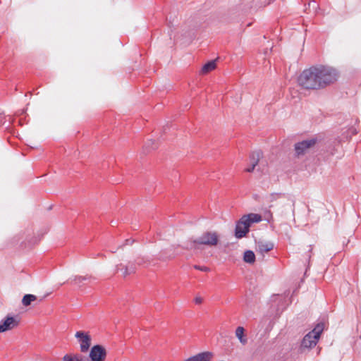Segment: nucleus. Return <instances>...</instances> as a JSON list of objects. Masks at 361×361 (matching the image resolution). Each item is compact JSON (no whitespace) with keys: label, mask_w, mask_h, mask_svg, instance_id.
<instances>
[{"label":"nucleus","mask_w":361,"mask_h":361,"mask_svg":"<svg viewBox=\"0 0 361 361\" xmlns=\"http://www.w3.org/2000/svg\"><path fill=\"white\" fill-rule=\"evenodd\" d=\"M338 73L332 67L317 65L305 69L299 75V85L305 90H319L337 80Z\"/></svg>","instance_id":"f257e3e1"},{"label":"nucleus","mask_w":361,"mask_h":361,"mask_svg":"<svg viewBox=\"0 0 361 361\" xmlns=\"http://www.w3.org/2000/svg\"><path fill=\"white\" fill-rule=\"evenodd\" d=\"M219 237L216 231H204L199 237L188 240L184 248L187 250L198 249L200 245L216 246Z\"/></svg>","instance_id":"f03ea898"},{"label":"nucleus","mask_w":361,"mask_h":361,"mask_svg":"<svg viewBox=\"0 0 361 361\" xmlns=\"http://www.w3.org/2000/svg\"><path fill=\"white\" fill-rule=\"evenodd\" d=\"M20 319L18 316H6L0 322V333L13 329L19 325Z\"/></svg>","instance_id":"7ed1b4c3"},{"label":"nucleus","mask_w":361,"mask_h":361,"mask_svg":"<svg viewBox=\"0 0 361 361\" xmlns=\"http://www.w3.org/2000/svg\"><path fill=\"white\" fill-rule=\"evenodd\" d=\"M91 361H104L106 357V350L101 345H95L92 347L89 355Z\"/></svg>","instance_id":"20e7f679"},{"label":"nucleus","mask_w":361,"mask_h":361,"mask_svg":"<svg viewBox=\"0 0 361 361\" xmlns=\"http://www.w3.org/2000/svg\"><path fill=\"white\" fill-rule=\"evenodd\" d=\"M75 336L80 343V351L82 353H86L91 345V337L89 334L79 331L75 333Z\"/></svg>","instance_id":"39448f33"},{"label":"nucleus","mask_w":361,"mask_h":361,"mask_svg":"<svg viewBox=\"0 0 361 361\" xmlns=\"http://www.w3.org/2000/svg\"><path fill=\"white\" fill-rule=\"evenodd\" d=\"M316 143L315 139H310L298 142L295 145V150L297 156H300L306 153L310 147Z\"/></svg>","instance_id":"423d86ee"},{"label":"nucleus","mask_w":361,"mask_h":361,"mask_svg":"<svg viewBox=\"0 0 361 361\" xmlns=\"http://www.w3.org/2000/svg\"><path fill=\"white\" fill-rule=\"evenodd\" d=\"M262 216L258 214L250 213L248 214L243 215L240 218V224H245L246 227H250L253 223H259L262 221Z\"/></svg>","instance_id":"0eeeda50"},{"label":"nucleus","mask_w":361,"mask_h":361,"mask_svg":"<svg viewBox=\"0 0 361 361\" xmlns=\"http://www.w3.org/2000/svg\"><path fill=\"white\" fill-rule=\"evenodd\" d=\"M319 339L317 338L314 336H313L310 332L306 334L301 343V348L310 349L314 347Z\"/></svg>","instance_id":"6e6552de"},{"label":"nucleus","mask_w":361,"mask_h":361,"mask_svg":"<svg viewBox=\"0 0 361 361\" xmlns=\"http://www.w3.org/2000/svg\"><path fill=\"white\" fill-rule=\"evenodd\" d=\"M261 157L262 152L260 151L252 152L250 156V166L247 168L245 171L249 173L252 172L255 166L258 164V162Z\"/></svg>","instance_id":"1a4fd4ad"},{"label":"nucleus","mask_w":361,"mask_h":361,"mask_svg":"<svg viewBox=\"0 0 361 361\" xmlns=\"http://www.w3.org/2000/svg\"><path fill=\"white\" fill-rule=\"evenodd\" d=\"M246 227V225L240 224V219L237 221L235 228V236L240 239L246 235V234L250 231V227Z\"/></svg>","instance_id":"9d476101"},{"label":"nucleus","mask_w":361,"mask_h":361,"mask_svg":"<svg viewBox=\"0 0 361 361\" xmlns=\"http://www.w3.org/2000/svg\"><path fill=\"white\" fill-rule=\"evenodd\" d=\"M213 357V353L209 351L198 353L196 355L190 357L185 361H209Z\"/></svg>","instance_id":"9b49d317"},{"label":"nucleus","mask_w":361,"mask_h":361,"mask_svg":"<svg viewBox=\"0 0 361 361\" xmlns=\"http://www.w3.org/2000/svg\"><path fill=\"white\" fill-rule=\"evenodd\" d=\"M245 330L243 326H238L236 328L235 331V336L243 345H246L248 341L247 337L245 335Z\"/></svg>","instance_id":"f8f14e48"},{"label":"nucleus","mask_w":361,"mask_h":361,"mask_svg":"<svg viewBox=\"0 0 361 361\" xmlns=\"http://www.w3.org/2000/svg\"><path fill=\"white\" fill-rule=\"evenodd\" d=\"M274 247L273 243L270 242H259L257 244V250L261 253L267 252Z\"/></svg>","instance_id":"ddd939ff"},{"label":"nucleus","mask_w":361,"mask_h":361,"mask_svg":"<svg viewBox=\"0 0 361 361\" xmlns=\"http://www.w3.org/2000/svg\"><path fill=\"white\" fill-rule=\"evenodd\" d=\"M63 361H90L87 358L79 354H66L63 357Z\"/></svg>","instance_id":"4468645a"},{"label":"nucleus","mask_w":361,"mask_h":361,"mask_svg":"<svg viewBox=\"0 0 361 361\" xmlns=\"http://www.w3.org/2000/svg\"><path fill=\"white\" fill-rule=\"evenodd\" d=\"M243 260L248 264H253L255 262V255L252 250H246L243 255Z\"/></svg>","instance_id":"2eb2a0df"},{"label":"nucleus","mask_w":361,"mask_h":361,"mask_svg":"<svg viewBox=\"0 0 361 361\" xmlns=\"http://www.w3.org/2000/svg\"><path fill=\"white\" fill-rule=\"evenodd\" d=\"M324 329V323H319L317 324V326L314 328L313 330L310 331L313 336L317 337V338L319 339L320 335L322 333L323 330Z\"/></svg>","instance_id":"dca6fc26"},{"label":"nucleus","mask_w":361,"mask_h":361,"mask_svg":"<svg viewBox=\"0 0 361 361\" xmlns=\"http://www.w3.org/2000/svg\"><path fill=\"white\" fill-rule=\"evenodd\" d=\"M324 329V323H319L317 324V326L314 328L313 330L310 331L313 336L317 337V338L319 339L320 335L322 333L323 330Z\"/></svg>","instance_id":"f3484780"},{"label":"nucleus","mask_w":361,"mask_h":361,"mask_svg":"<svg viewBox=\"0 0 361 361\" xmlns=\"http://www.w3.org/2000/svg\"><path fill=\"white\" fill-rule=\"evenodd\" d=\"M216 68V62L215 61H210L205 63L201 70V72L204 74L209 73V71L214 70Z\"/></svg>","instance_id":"a211bd4d"},{"label":"nucleus","mask_w":361,"mask_h":361,"mask_svg":"<svg viewBox=\"0 0 361 361\" xmlns=\"http://www.w3.org/2000/svg\"><path fill=\"white\" fill-rule=\"evenodd\" d=\"M37 300V297L32 294H26L23 296L22 303L24 306H29L32 302Z\"/></svg>","instance_id":"6ab92c4d"},{"label":"nucleus","mask_w":361,"mask_h":361,"mask_svg":"<svg viewBox=\"0 0 361 361\" xmlns=\"http://www.w3.org/2000/svg\"><path fill=\"white\" fill-rule=\"evenodd\" d=\"M135 271V267L133 263H129L128 265L124 267V270L123 271V276L126 277V276L133 274Z\"/></svg>","instance_id":"aec40b11"},{"label":"nucleus","mask_w":361,"mask_h":361,"mask_svg":"<svg viewBox=\"0 0 361 361\" xmlns=\"http://www.w3.org/2000/svg\"><path fill=\"white\" fill-rule=\"evenodd\" d=\"M91 277H89L87 276H73V278L72 279L73 283L76 285H81L82 283H83L85 281H86L87 280L90 279Z\"/></svg>","instance_id":"412c9836"},{"label":"nucleus","mask_w":361,"mask_h":361,"mask_svg":"<svg viewBox=\"0 0 361 361\" xmlns=\"http://www.w3.org/2000/svg\"><path fill=\"white\" fill-rule=\"evenodd\" d=\"M154 145V141H153L152 140H149L146 144H145V148H149L148 150H149L150 149H154L157 148V145H155L154 147H153V145Z\"/></svg>","instance_id":"4be33fe9"},{"label":"nucleus","mask_w":361,"mask_h":361,"mask_svg":"<svg viewBox=\"0 0 361 361\" xmlns=\"http://www.w3.org/2000/svg\"><path fill=\"white\" fill-rule=\"evenodd\" d=\"M194 268L195 269H197V270H200V271H209L210 269L209 267H201V266H199V265H195L194 266Z\"/></svg>","instance_id":"5701e85b"},{"label":"nucleus","mask_w":361,"mask_h":361,"mask_svg":"<svg viewBox=\"0 0 361 361\" xmlns=\"http://www.w3.org/2000/svg\"><path fill=\"white\" fill-rule=\"evenodd\" d=\"M195 302L196 304H200L202 302V298L201 297H196L195 298Z\"/></svg>","instance_id":"b1692460"},{"label":"nucleus","mask_w":361,"mask_h":361,"mask_svg":"<svg viewBox=\"0 0 361 361\" xmlns=\"http://www.w3.org/2000/svg\"><path fill=\"white\" fill-rule=\"evenodd\" d=\"M271 2V0H264L262 3H261V6H265L268 4H269Z\"/></svg>","instance_id":"393cba45"},{"label":"nucleus","mask_w":361,"mask_h":361,"mask_svg":"<svg viewBox=\"0 0 361 361\" xmlns=\"http://www.w3.org/2000/svg\"><path fill=\"white\" fill-rule=\"evenodd\" d=\"M134 242V240L132 239H126L125 241L126 245H132Z\"/></svg>","instance_id":"a878e982"},{"label":"nucleus","mask_w":361,"mask_h":361,"mask_svg":"<svg viewBox=\"0 0 361 361\" xmlns=\"http://www.w3.org/2000/svg\"><path fill=\"white\" fill-rule=\"evenodd\" d=\"M350 135H355L357 133L355 128H350Z\"/></svg>","instance_id":"bb28decb"},{"label":"nucleus","mask_w":361,"mask_h":361,"mask_svg":"<svg viewBox=\"0 0 361 361\" xmlns=\"http://www.w3.org/2000/svg\"><path fill=\"white\" fill-rule=\"evenodd\" d=\"M136 263L138 264V265H142V264L145 263L143 259H138L136 262Z\"/></svg>","instance_id":"cd10ccee"},{"label":"nucleus","mask_w":361,"mask_h":361,"mask_svg":"<svg viewBox=\"0 0 361 361\" xmlns=\"http://www.w3.org/2000/svg\"><path fill=\"white\" fill-rule=\"evenodd\" d=\"M312 4H313L314 5H316V2H315V1H312Z\"/></svg>","instance_id":"c85d7f7f"}]
</instances>
